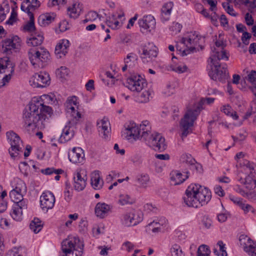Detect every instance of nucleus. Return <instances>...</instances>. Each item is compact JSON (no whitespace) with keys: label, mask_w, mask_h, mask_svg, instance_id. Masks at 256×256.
<instances>
[{"label":"nucleus","mask_w":256,"mask_h":256,"mask_svg":"<svg viewBox=\"0 0 256 256\" xmlns=\"http://www.w3.org/2000/svg\"><path fill=\"white\" fill-rule=\"evenodd\" d=\"M70 46V42L67 40H62L56 46L55 54L58 58H61L68 52V48Z\"/></svg>","instance_id":"a878e982"},{"label":"nucleus","mask_w":256,"mask_h":256,"mask_svg":"<svg viewBox=\"0 0 256 256\" xmlns=\"http://www.w3.org/2000/svg\"><path fill=\"white\" fill-rule=\"evenodd\" d=\"M136 181L142 188H146L150 182V176L148 174H144L136 176Z\"/></svg>","instance_id":"f704fd0d"},{"label":"nucleus","mask_w":256,"mask_h":256,"mask_svg":"<svg viewBox=\"0 0 256 256\" xmlns=\"http://www.w3.org/2000/svg\"><path fill=\"white\" fill-rule=\"evenodd\" d=\"M172 256H184V254L180 247L177 244H174L170 248Z\"/></svg>","instance_id":"49530a36"},{"label":"nucleus","mask_w":256,"mask_h":256,"mask_svg":"<svg viewBox=\"0 0 256 256\" xmlns=\"http://www.w3.org/2000/svg\"><path fill=\"white\" fill-rule=\"evenodd\" d=\"M138 52L143 62H148L156 58L158 54V48L152 43L141 45Z\"/></svg>","instance_id":"423d86ee"},{"label":"nucleus","mask_w":256,"mask_h":256,"mask_svg":"<svg viewBox=\"0 0 256 256\" xmlns=\"http://www.w3.org/2000/svg\"><path fill=\"white\" fill-rule=\"evenodd\" d=\"M112 206L104 202H98L95 207V214L96 216L103 218L108 216Z\"/></svg>","instance_id":"5701e85b"},{"label":"nucleus","mask_w":256,"mask_h":256,"mask_svg":"<svg viewBox=\"0 0 256 256\" xmlns=\"http://www.w3.org/2000/svg\"><path fill=\"white\" fill-rule=\"evenodd\" d=\"M240 207L244 210L245 214H246L250 212H251L252 213L254 212V209L249 204H246L242 202V205H240Z\"/></svg>","instance_id":"864d4df0"},{"label":"nucleus","mask_w":256,"mask_h":256,"mask_svg":"<svg viewBox=\"0 0 256 256\" xmlns=\"http://www.w3.org/2000/svg\"><path fill=\"white\" fill-rule=\"evenodd\" d=\"M245 20L248 26H252L254 24V20L252 17L249 13H246L245 15Z\"/></svg>","instance_id":"338daca9"},{"label":"nucleus","mask_w":256,"mask_h":256,"mask_svg":"<svg viewBox=\"0 0 256 256\" xmlns=\"http://www.w3.org/2000/svg\"><path fill=\"white\" fill-rule=\"evenodd\" d=\"M214 100V98H202L196 104L194 108L188 110L180 122V127L182 130V138L188 136L189 132L188 128L193 126L194 121L197 119L198 116L203 109L204 104L206 102L208 104H210L213 103Z\"/></svg>","instance_id":"7ed1b4c3"},{"label":"nucleus","mask_w":256,"mask_h":256,"mask_svg":"<svg viewBox=\"0 0 256 256\" xmlns=\"http://www.w3.org/2000/svg\"><path fill=\"white\" fill-rule=\"evenodd\" d=\"M182 28V26L176 22H173L170 26V30L174 34H176L180 32Z\"/></svg>","instance_id":"8fccbe9b"},{"label":"nucleus","mask_w":256,"mask_h":256,"mask_svg":"<svg viewBox=\"0 0 256 256\" xmlns=\"http://www.w3.org/2000/svg\"><path fill=\"white\" fill-rule=\"evenodd\" d=\"M134 202V199L128 195H120L118 200V203L122 206L132 204Z\"/></svg>","instance_id":"79ce46f5"},{"label":"nucleus","mask_w":256,"mask_h":256,"mask_svg":"<svg viewBox=\"0 0 256 256\" xmlns=\"http://www.w3.org/2000/svg\"><path fill=\"white\" fill-rule=\"evenodd\" d=\"M172 6V2H168L162 6L161 9L160 20L163 22L170 20Z\"/></svg>","instance_id":"cd10ccee"},{"label":"nucleus","mask_w":256,"mask_h":256,"mask_svg":"<svg viewBox=\"0 0 256 256\" xmlns=\"http://www.w3.org/2000/svg\"><path fill=\"white\" fill-rule=\"evenodd\" d=\"M52 102L53 98L48 95H43L40 98H34L30 102L28 108H25L23 112V121L26 126H32L43 130L46 125V114L50 116L53 114L51 107L44 104L42 98Z\"/></svg>","instance_id":"f257e3e1"},{"label":"nucleus","mask_w":256,"mask_h":256,"mask_svg":"<svg viewBox=\"0 0 256 256\" xmlns=\"http://www.w3.org/2000/svg\"><path fill=\"white\" fill-rule=\"evenodd\" d=\"M210 250L208 247L205 244L199 246L197 250V256H209Z\"/></svg>","instance_id":"c03bdc74"},{"label":"nucleus","mask_w":256,"mask_h":256,"mask_svg":"<svg viewBox=\"0 0 256 256\" xmlns=\"http://www.w3.org/2000/svg\"><path fill=\"white\" fill-rule=\"evenodd\" d=\"M56 74L60 78L66 79L69 74V70L65 66H61L56 70Z\"/></svg>","instance_id":"37998d69"},{"label":"nucleus","mask_w":256,"mask_h":256,"mask_svg":"<svg viewBox=\"0 0 256 256\" xmlns=\"http://www.w3.org/2000/svg\"><path fill=\"white\" fill-rule=\"evenodd\" d=\"M254 177V174L251 172L245 178H240L238 180L246 186V188L248 190H252V183Z\"/></svg>","instance_id":"72a5a7b5"},{"label":"nucleus","mask_w":256,"mask_h":256,"mask_svg":"<svg viewBox=\"0 0 256 256\" xmlns=\"http://www.w3.org/2000/svg\"><path fill=\"white\" fill-rule=\"evenodd\" d=\"M239 242L240 244L244 246V250L246 247H248L250 245L252 246L251 244V240L244 234H241L240 236ZM256 244V243H254L253 246H255Z\"/></svg>","instance_id":"ea45409f"},{"label":"nucleus","mask_w":256,"mask_h":256,"mask_svg":"<svg viewBox=\"0 0 256 256\" xmlns=\"http://www.w3.org/2000/svg\"><path fill=\"white\" fill-rule=\"evenodd\" d=\"M84 246V244L82 243L79 244L77 247L79 248L80 250H76L78 253L74 252L75 250H71V251H66V250H64L66 252V253L60 254V256H80L82 253V250Z\"/></svg>","instance_id":"58836bf2"},{"label":"nucleus","mask_w":256,"mask_h":256,"mask_svg":"<svg viewBox=\"0 0 256 256\" xmlns=\"http://www.w3.org/2000/svg\"><path fill=\"white\" fill-rule=\"evenodd\" d=\"M188 68L186 66H179L176 68H174L173 70L176 72L182 74L186 71Z\"/></svg>","instance_id":"774afa93"},{"label":"nucleus","mask_w":256,"mask_h":256,"mask_svg":"<svg viewBox=\"0 0 256 256\" xmlns=\"http://www.w3.org/2000/svg\"><path fill=\"white\" fill-rule=\"evenodd\" d=\"M215 193L220 196H224V192L220 186H216L214 188Z\"/></svg>","instance_id":"69168bd1"},{"label":"nucleus","mask_w":256,"mask_h":256,"mask_svg":"<svg viewBox=\"0 0 256 256\" xmlns=\"http://www.w3.org/2000/svg\"><path fill=\"white\" fill-rule=\"evenodd\" d=\"M251 34L247 32H244L242 34V41L245 45H248L249 44V40L251 38Z\"/></svg>","instance_id":"13d9d810"},{"label":"nucleus","mask_w":256,"mask_h":256,"mask_svg":"<svg viewBox=\"0 0 256 256\" xmlns=\"http://www.w3.org/2000/svg\"><path fill=\"white\" fill-rule=\"evenodd\" d=\"M28 16L30 17V20L24 26V30L29 32H32L36 30L34 16V14Z\"/></svg>","instance_id":"4c0bfd02"},{"label":"nucleus","mask_w":256,"mask_h":256,"mask_svg":"<svg viewBox=\"0 0 256 256\" xmlns=\"http://www.w3.org/2000/svg\"><path fill=\"white\" fill-rule=\"evenodd\" d=\"M138 24L141 28L142 32H150L154 28L155 19L152 15L144 16L142 19L138 20Z\"/></svg>","instance_id":"f3484780"},{"label":"nucleus","mask_w":256,"mask_h":256,"mask_svg":"<svg viewBox=\"0 0 256 256\" xmlns=\"http://www.w3.org/2000/svg\"><path fill=\"white\" fill-rule=\"evenodd\" d=\"M12 218L16 221H20L22 220V211L15 206L12 208V212L10 214Z\"/></svg>","instance_id":"a18cd8bd"},{"label":"nucleus","mask_w":256,"mask_h":256,"mask_svg":"<svg viewBox=\"0 0 256 256\" xmlns=\"http://www.w3.org/2000/svg\"><path fill=\"white\" fill-rule=\"evenodd\" d=\"M126 86L133 92H140L146 86L145 80L140 76H132L127 79Z\"/></svg>","instance_id":"f8f14e48"},{"label":"nucleus","mask_w":256,"mask_h":256,"mask_svg":"<svg viewBox=\"0 0 256 256\" xmlns=\"http://www.w3.org/2000/svg\"><path fill=\"white\" fill-rule=\"evenodd\" d=\"M151 91L149 90H144L137 97V101L140 103H146L149 102Z\"/></svg>","instance_id":"e433bc0d"},{"label":"nucleus","mask_w":256,"mask_h":256,"mask_svg":"<svg viewBox=\"0 0 256 256\" xmlns=\"http://www.w3.org/2000/svg\"><path fill=\"white\" fill-rule=\"evenodd\" d=\"M6 136L11 146L8 150L9 154L12 158H15L22 152V148L20 144L22 143L20 137L13 131L8 132Z\"/></svg>","instance_id":"6e6552de"},{"label":"nucleus","mask_w":256,"mask_h":256,"mask_svg":"<svg viewBox=\"0 0 256 256\" xmlns=\"http://www.w3.org/2000/svg\"><path fill=\"white\" fill-rule=\"evenodd\" d=\"M190 167L191 170H195L196 172L201 173L202 171V165L196 162V160L194 164H192L190 166Z\"/></svg>","instance_id":"4d7b16f0"},{"label":"nucleus","mask_w":256,"mask_h":256,"mask_svg":"<svg viewBox=\"0 0 256 256\" xmlns=\"http://www.w3.org/2000/svg\"><path fill=\"white\" fill-rule=\"evenodd\" d=\"M55 201V197L52 192H44L40 197V207L42 210L47 212L54 207Z\"/></svg>","instance_id":"4468645a"},{"label":"nucleus","mask_w":256,"mask_h":256,"mask_svg":"<svg viewBox=\"0 0 256 256\" xmlns=\"http://www.w3.org/2000/svg\"><path fill=\"white\" fill-rule=\"evenodd\" d=\"M97 126L100 136L106 140H109L111 128L108 118H104L99 122H97Z\"/></svg>","instance_id":"2eb2a0df"},{"label":"nucleus","mask_w":256,"mask_h":256,"mask_svg":"<svg viewBox=\"0 0 256 256\" xmlns=\"http://www.w3.org/2000/svg\"><path fill=\"white\" fill-rule=\"evenodd\" d=\"M26 184L24 182L20 181L17 184L15 188L10 192V197L14 202H18V200H22V198H23L22 193L26 192Z\"/></svg>","instance_id":"dca6fc26"},{"label":"nucleus","mask_w":256,"mask_h":256,"mask_svg":"<svg viewBox=\"0 0 256 256\" xmlns=\"http://www.w3.org/2000/svg\"><path fill=\"white\" fill-rule=\"evenodd\" d=\"M74 188L78 191L82 190L86 186V176H82L80 172H76L74 176Z\"/></svg>","instance_id":"4be33fe9"},{"label":"nucleus","mask_w":256,"mask_h":256,"mask_svg":"<svg viewBox=\"0 0 256 256\" xmlns=\"http://www.w3.org/2000/svg\"><path fill=\"white\" fill-rule=\"evenodd\" d=\"M142 216L141 211L132 210L122 216L123 224L127 226H136L142 221Z\"/></svg>","instance_id":"9b49d317"},{"label":"nucleus","mask_w":256,"mask_h":256,"mask_svg":"<svg viewBox=\"0 0 256 256\" xmlns=\"http://www.w3.org/2000/svg\"><path fill=\"white\" fill-rule=\"evenodd\" d=\"M75 6L76 4H73L72 8H68L70 16L74 18H76L79 16V12H78Z\"/></svg>","instance_id":"603ef678"},{"label":"nucleus","mask_w":256,"mask_h":256,"mask_svg":"<svg viewBox=\"0 0 256 256\" xmlns=\"http://www.w3.org/2000/svg\"><path fill=\"white\" fill-rule=\"evenodd\" d=\"M77 98L76 96L69 97L68 98L66 102V106L67 108H70L72 110V112H75V108L72 106L77 105Z\"/></svg>","instance_id":"a19ab883"},{"label":"nucleus","mask_w":256,"mask_h":256,"mask_svg":"<svg viewBox=\"0 0 256 256\" xmlns=\"http://www.w3.org/2000/svg\"><path fill=\"white\" fill-rule=\"evenodd\" d=\"M91 184L96 190L101 188L103 185L102 180L100 182V176L98 171H94L91 178Z\"/></svg>","instance_id":"473e14b6"},{"label":"nucleus","mask_w":256,"mask_h":256,"mask_svg":"<svg viewBox=\"0 0 256 256\" xmlns=\"http://www.w3.org/2000/svg\"><path fill=\"white\" fill-rule=\"evenodd\" d=\"M218 245L220 246V250L222 252V256H227V252L225 250L224 244L223 242L221 240H220L218 242Z\"/></svg>","instance_id":"0e129e2a"},{"label":"nucleus","mask_w":256,"mask_h":256,"mask_svg":"<svg viewBox=\"0 0 256 256\" xmlns=\"http://www.w3.org/2000/svg\"><path fill=\"white\" fill-rule=\"evenodd\" d=\"M41 172L46 175H50L54 173L60 174L64 172L62 169H54V168H48L46 169L42 170Z\"/></svg>","instance_id":"de8ad7c7"},{"label":"nucleus","mask_w":256,"mask_h":256,"mask_svg":"<svg viewBox=\"0 0 256 256\" xmlns=\"http://www.w3.org/2000/svg\"><path fill=\"white\" fill-rule=\"evenodd\" d=\"M43 226L42 222L39 218H35L30 223V228L35 234H38L42 229Z\"/></svg>","instance_id":"c9c22d12"},{"label":"nucleus","mask_w":256,"mask_h":256,"mask_svg":"<svg viewBox=\"0 0 256 256\" xmlns=\"http://www.w3.org/2000/svg\"><path fill=\"white\" fill-rule=\"evenodd\" d=\"M188 172H186V175L183 177L182 174L178 170L172 171L170 173V180L174 182V185H178L182 183L188 178Z\"/></svg>","instance_id":"c756f323"},{"label":"nucleus","mask_w":256,"mask_h":256,"mask_svg":"<svg viewBox=\"0 0 256 256\" xmlns=\"http://www.w3.org/2000/svg\"><path fill=\"white\" fill-rule=\"evenodd\" d=\"M244 197L248 199L251 201H256V192L254 190H249V191L246 192Z\"/></svg>","instance_id":"5fc2aeb1"},{"label":"nucleus","mask_w":256,"mask_h":256,"mask_svg":"<svg viewBox=\"0 0 256 256\" xmlns=\"http://www.w3.org/2000/svg\"><path fill=\"white\" fill-rule=\"evenodd\" d=\"M184 203L189 207L198 208L200 202H198L196 197L194 194L193 190H190L189 186L186 191V196L184 197Z\"/></svg>","instance_id":"412c9836"},{"label":"nucleus","mask_w":256,"mask_h":256,"mask_svg":"<svg viewBox=\"0 0 256 256\" xmlns=\"http://www.w3.org/2000/svg\"><path fill=\"white\" fill-rule=\"evenodd\" d=\"M8 60H2L0 61V88L5 85L6 82H8L12 77L11 74L5 75L2 76L1 75L5 72V70L8 67L7 62Z\"/></svg>","instance_id":"bb28decb"},{"label":"nucleus","mask_w":256,"mask_h":256,"mask_svg":"<svg viewBox=\"0 0 256 256\" xmlns=\"http://www.w3.org/2000/svg\"><path fill=\"white\" fill-rule=\"evenodd\" d=\"M189 188L193 190L198 202H200V206L206 204L211 198V192L198 184H191Z\"/></svg>","instance_id":"0eeeda50"},{"label":"nucleus","mask_w":256,"mask_h":256,"mask_svg":"<svg viewBox=\"0 0 256 256\" xmlns=\"http://www.w3.org/2000/svg\"><path fill=\"white\" fill-rule=\"evenodd\" d=\"M245 251L251 256H256V244L255 246L250 245L245 248Z\"/></svg>","instance_id":"680f3d73"},{"label":"nucleus","mask_w":256,"mask_h":256,"mask_svg":"<svg viewBox=\"0 0 256 256\" xmlns=\"http://www.w3.org/2000/svg\"><path fill=\"white\" fill-rule=\"evenodd\" d=\"M161 224L160 222H155L154 221L152 222H150L149 224V226H155L154 228H152V230L153 232H160L161 230Z\"/></svg>","instance_id":"bf43d9fd"},{"label":"nucleus","mask_w":256,"mask_h":256,"mask_svg":"<svg viewBox=\"0 0 256 256\" xmlns=\"http://www.w3.org/2000/svg\"><path fill=\"white\" fill-rule=\"evenodd\" d=\"M40 6V2L38 0H26L22 3L20 10L28 15H31Z\"/></svg>","instance_id":"6ab92c4d"},{"label":"nucleus","mask_w":256,"mask_h":256,"mask_svg":"<svg viewBox=\"0 0 256 256\" xmlns=\"http://www.w3.org/2000/svg\"><path fill=\"white\" fill-rule=\"evenodd\" d=\"M150 122L148 120H144L138 126V130L141 136V138L144 140H148V137L152 134L150 132Z\"/></svg>","instance_id":"c85d7f7f"},{"label":"nucleus","mask_w":256,"mask_h":256,"mask_svg":"<svg viewBox=\"0 0 256 256\" xmlns=\"http://www.w3.org/2000/svg\"><path fill=\"white\" fill-rule=\"evenodd\" d=\"M44 40L43 33L36 31L30 38H27L26 44L28 46L35 47L40 46Z\"/></svg>","instance_id":"b1692460"},{"label":"nucleus","mask_w":256,"mask_h":256,"mask_svg":"<svg viewBox=\"0 0 256 256\" xmlns=\"http://www.w3.org/2000/svg\"><path fill=\"white\" fill-rule=\"evenodd\" d=\"M74 136V132L70 130V127L66 126L63 129L62 132L60 137L59 142L61 143H65L70 140Z\"/></svg>","instance_id":"2f4dec72"},{"label":"nucleus","mask_w":256,"mask_h":256,"mask_svg":"<svg viewBox=\"0 0 256 256\" xmlns=\"http://www.w3.org/2000/svg\"><path fill=\"white\" fill-rule=\"evenodd\" d=\"M21 46L20 38L17 36H11L6 38L0 44V51L6 54H10L12 53L14 50H18Z\"/></svg>","instance_id":"1a4fd4ad"},{"label":"nucleus","mask_w":256,"mask_h":256,"mask_svg":"<svg viewBox=\"0 0 256 256\" xmlns=\"http://www.w3.org/2000/svg\"><path fill=\"white\" fill-rule=\"evenodd\" d=\"M14 203L15 204L14 206L22 211L26 210L27 208V204L26 200L24 198H22V200H18V202Z\"/></svg>","instance_id":"3c124183"},{"label":"nucleus","mask_w":256,"mask_h":256,"mask_svg":"<svg viewBox=\"0 0 256 256\" xmlns=\"http://www.w3.org/2000/svg\"><path fill=\"white\" fill-rule=\"evenodd\" d=\"M145 142L155 151L162 152L166 148L165 138L160 134H151Z\"/></svg>","instance_id":"9d476101"},{"label":"nucleus","mask_w":256,"mask_h":256,"mask_svg":"<svg viewBox=\"0 0 256 256\" xmlns=\"http://www.w3.org/2000/svg\"><path fill=\"white\" fill-rule=\"evenodd\" d=\"M210 58L214 67L211 68V70L208 72L209 76L214 80L225 82L228 76V73L226 72V68L224 66H222L218 61L224 59L228 60V56L226 55V52L224 50L218 51L214 48Z\"/></svg>","instance_id":"f03ea898"},{"label":"nucleus","mask_w":256,"mask_h":256,"mask_svg":"<svg viewBox=\"0 0 256 256\" xmlns=\"http://www.w3.org/2000/svg\"><path fill=\"white\" fill-rule=\"evenodd\" d=\"M181 160L183 162H185L189 166L191 165L192 164H194L196 160L190 154H182L181 157Z\"/></svg>","instance_id":"09e8293b"},{"label":"nucleus","mask_w":256,"mask_h":256,"mask_svg":"<svg viewBox=\"0 0 256 256\" xmlns=\"http://www.w3.org/2000/svg\"><path fill=\"white\" fill-rule=\"evenodd\" d=\"M32 85L36 88H44L50 84V78L48 73L40 72L35 74L30 80Z\"/></svg>","instance_id":"ddd939ff"},{"label":"nucleus","mask_w":256,"mask_h":256,"mask_svg":"<svg viewBox=\"0 0 256 256\" xmlns=\"http://www.w3.org/2000/svg\"><path fill=\"white\" fill-rule=\"evenodd\" d=\"M41 52L38 48H30L28 52V56L31 64L34 68H42L50 60L48 52L40 48Z\"/></svg>","instance_id":"20e7f679"},{"label":"nucleus","mask_w":256,"mask_h":256,"mask_svg":"<svg viewBox=\"0 0 256 256\" xmlns=\"http://www.w3.org/2000/svg\"><path fill=\"white\" fill-rule=\"evenodd\" d=\"M78 243L80 244L82 242L78 238H74L73 240H64L62 242V254L66 252L64 250H66V251L68 252L71 250H78L76 246V244Z\"/></svg>","instance_id":"393cba45"},{"label":"nucleus","mask_w":256,"mask_h":256,"mask_svg":"<svg viewBox=\"0 0 256 256\" xmlns=\"http://www.w3.org/2000/svg\"><path fill=\"white\" fill-rule=\"evenodd\" d=\"M230 199L231 201H232L234 204H237L239 206L242 205V199L240 198L236 197L234 196H230Z\"/></svg>","instance_id":"e2e57ef3"},{"label":"nucleus","mask_w":256,"mask_h":256,"mask_svg":"<svg viewBox=\"0 0 256 256\" xmlns=\"http://www.w3.org/2000/svg\"><path fill=\"white\" fill-rule=\"evenodd\" d=\"M84 153L80 148H74L68 153V158L74 164H83L84 162Z\"/></svg>","instance_id":"a211bd4d"},{"label":"nucleus","mask_w":256,"mask_h":256,"mask_svg":"<svg viewBox=\"0 0 256 256\" xmlns=\"http://www.w3.org/2000/svg\"><path fill=\"white\" fill-rule=\"evenodd\" d=\"M126 136L128 140L133 138L134 140L141 138V136L136 124L134 122H130L126 126Z\"/></svg>","instance_id":"aec40b11"},{"label":"nucleus","mask_w":256,"mask_h":256,"mask_svg":"<svg viewBox=\"0 0 256 256\" xmlns=\"http://www.w3.org/2000/svg\"><path fill=\"white\" fill-rule=\"evenodd\" d=\"M54 13H46L39 16L38 23L42 26H46L53 22L56 18Z\"/></svg>","instance_id":"7c9ffc66"},{"label":"nucleus","mask_w":256,"mask_h":256,"mask_svg":"<svg viewBox=\"0 0 256 256\" xmlns=\"http://www.w3.org/2000/svg\"><path fill=\"white\" fill-rule=\"evenodd\" d=\"M202 36L199 35L197 32H192L190 34L188 38H183L182 39V42L187 47V48L184 50L182 52V56H184L187 54L194 52L196 51V46L198 45L199 40L201 39ZM200 48L202 50V48L200 46Z\"/></svg>","instance_id":"39448f33"},{"label":"nucleus","mask_w":256,"mask_h":256,"mask_svg":"<svg viewBox=\"0 0 256 256\" xmlns=\"http://www.w3.org/2000/svg\"><path fill=\"white\" fill-rule=\"evenodd\" d=\"M202 224L207 229L210 228L212 224V220L208 216H204L202 220Z\"/></svg>","instance_id":"6e6d98bb"},{"label":"nucleus","mask_w":256,"mask_h":256,"mask_svg":"<svg viewBox=\"0 0 256 256\" xmlns=\"http://www.w3.org/2000/svg\"><path fill=\"white\" fill-rule=\"evenodd\" d=\"M247 80L250 83L256 82V71L252 70L247 76Z\"/></svg>","instance_id":"052dcab7"}]
</instances>
